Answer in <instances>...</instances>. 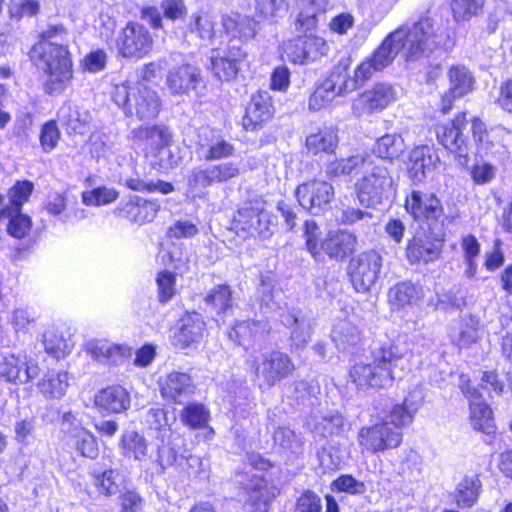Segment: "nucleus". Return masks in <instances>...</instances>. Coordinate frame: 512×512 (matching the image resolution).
<instances>
[{
  "instance_id": "35",
  "label": "nucleus",
  "mask_w": 512,
  "mask_h": 512,
  "mask_svg": "<svg viewBox=\"0 0 512 512\" xmlns=\"http://www.w3.org/2000/svg\"><path fill=\"white\" fill-rule=\"evenodd\" d=\"M420 406V395L410 393L402 404L395 405L389 414V423L399 430L401 427L412 422L414 415Z\"/></svg>"
},
{
  "instance_id": "9",
  "label": "nucleus",
  "mask_w": 512,
  "mask_h": 512,
  "mask_svg": "<svg viewBox=\"0 0 512 512\" xmlns=\"http://www.w3.org/2000/svg\"><path fill=\"white\" fill-rule=\"evenodd\" d=\"M233 226L237 231L266 240L274 234L277 217L263 208L245 206L234 215Z\"/></svg>"
},
{
  "instance_id": "4",
  "label": "nucleus",
  "mask_w": 512,
  "mask_h": 512,
  "mask_svg": "<svg viewBox=\"0 0 512 512\" xmlns=\"http://www.w3.org/2000/svg\"><path fill=\"white\" fill-rule=\"evenodd\" d=\"M111 95L126 116H134L139 121L154 120L161 111L158 93L143 82L125 81L115 84Z\"/></svg>"
},
{
  "instance_id": "17",
  "label": "nucleus",
  "mask_w": 512,
  "mask_h": 512,
  "mask_svg": "<svg viewBox=\"0 0 512 512\" xmlns=\"http://www.w3.org/2000/svg\"><path fill=\"white\" fill-rule=\"evenodd\" d=\"M160 209L159 203L133 195L122 200L115 209L117 216L131 223L144 225L152 222Z\"/></svg>"
},
{
  "instance_id": "58",
  "label": "nucleus",
  "mask_w": 512,
  "mask_h": 512,
  "mask_svg": "<svg viewBox=\"0 0 512 512\" xmlns=\"http://www.w3.org/2000/svg\"><path fill=\"white\" fill-rule=\"evenodd\" d=\"M33 184L29 181L17 182L10 190L11 212H20L22 205L29 199Z\"/></svg>"
},
{
  "instance_id": "43",
  "label": "nucleus",
  "mask_w": 512,
  "mask_h": 512,
  "mask_svg": "<svg viewBox=\"0 0 512 512\" xmlns=\"http://www.w3.org/2000/svg\"><path fill=\"white\" fill-rule=\"evenodd\" d=\"M43 344L45 351L55 358L64 357L72 348L69 339L63 336V333L55 328H50L43 335Z\"/></svg>"
},
{
  "instance_id": "51",
  "label": "nucleus",
  "mask_w": 512,
  "mask_h": 512,
  "mask_svg": "<svg viewBox=\"0 0 512 512\" xmlns=\"http://www.w3.org/2000/svg\"><path fill=\"white\" fill-rule=\"evenodd\" d=\"M121 476L117 470H105L101 474L95 475V486L99 493L106 496L116 494L119 490V481Z\"/></svg>"
},
{
  "instance_id": "6",
  "label": "nucleus",
  "mask_w": 512,
  "mask_h": 512,
  "mask_svg": "<svg viewBox=\"0 0 512 512\" xmlns=\"http://www.w3.org/2000/svg\"><path fill=\"white\" fill-rule=\"evenodd\" d=\"M407 212L418 221H427L441 229L454 221L455 215H445L441 201L434 193L414 190L405 201Z\"/></svg>"
},
{
  "instance_id": "19",
  "label": "nucleus",
  "mask_w": 512,
  "mask_h": 512,
  "mask_svg": "<svg viewBox=\"0 0 512 512\" xmlns=\"http://www.w3.org/2000/svg\"><path fill=\"white\" fill-rule=\"evenodd\" d=\"M449 89L444 93L441 100V112L448 113L453 101L461 98L473 90L475 78L469 69L463 65L451 66L448 71Z\"/></svg>"
},
{
  "instance_id": "26",
  "label": "nucleus",
  "mask_w": 512,
  "mask_h": 512,
  "mask_svg": "<svg viewBox=\"0 0 512 512\" xmlns=\"http://www.w3.org/2000/svg\"><path fill=\"white\" fill-rule=\"evenodd\" d=\"M204 329L205 322L199 313L185 314L180 319L178 331L174 334V345L185 349L194 343H198L203 337Z\"/></svg>"
},
{
  "instance_id": "55",
  "label": "nucleus",
  "mask_w": 512,
  "mask_h": 512,
  "mask_svg": "<svg viewBox=\"0 0 512 512\" xmlns=\"http://www.w3.org/2000/svg\"><path fill=\"white\" fill-rule=\"evenodd\" d=\"M320 235V227L314 220H306L304 222L303 236L305 238V245L315 260H320Z\"/></svg>"
},
{
  "instance_id": "46",
  "label": "nucleus",
  "mask_w": 512,
  "mask_h": 512,
  "mask_svg": "<svg viewBox=\"0 0 512 512\" xmlns=\"http://www.w3.org/2000/svg\"><path fill=\"white\" fill-rule=\"evenodd\" d=\"M342 205L345 207L341 213L342 223L346 225L360 223L363 227L367 228L377 224V219L371 212L351 207L344 202H342Z\"/></svg>"
},
{
  "instance_id": "2",
  "label": "nucleus",
  "mask_w": 512,
  "mask_h": 512,
  "mask_svg": "<svg viewBox=\"0 0 512 512\" xmlns=\"http://www.w3.org/2000/svg\"><path fill=\"white\" fill-rule=\"evenodd\" d=\"M403 351L387 340L372 349L370 363H356L350 370L352 383L358 389L385 388L391 386L397 377Z\"/></svg>"
},
{
  "instance_id": "14",
  "label": "nucleus",
  "mask_w": 512,
  "mask_h": 512,
  "mask_svg": "<svg viewBox=\"0 0 512 512\" xmlns=\"http://www.w3.org/2000/svg\"><path fill=\"white\" fill-rule=\"evenodd\" d=\"M153 39L142 24L130 22L120 33L117 47L124 57L142 58L152 49Z\"/></svg>"
},
{
  "instance_id": "53",
  "label": "nucleus",
  "mask_w": 512,
  "mask_h": 512,
  "mask_svg": "<svg viewBox=\"0 0 512 512\" xmlns=\"http://www.w3.org/2000/svg\"><path fill=\"white\" fill-rule=\"evenodd\" d=\"M211 69L219 80L229 81L238 74L239 67L234 60L226 57L211 56Z\"/></svg>"
},
{
  "instance_id": "23",
  "label": "nucleus",
  "mask_w": 512,
  "mask_h": 512,
  "mask_svg": "<svg viewBox=\"0 0 512 512\" xmlns=\"http://www.w3.org/2000/svg\"><path fill=\"white\" fill-rule=\"evenodd\" d=\"M283 324L291 330L290 340L295 348L304 347L311 339L313 320L301 310L292 309L282 316Z\"/></svg>"
},
{
  "instance_id": "12",
  "label": "nucleus",
  "mask_w": 512,
  "mask_h": 512,
  "mask_svg": "<svg viewBox=\"0 0 512 512\" xmlns=\"http://www.w3.org/2000/svg\"><path fill=\"white\" fill-rule=\"evenodd\" d=\"M131 139L134 142H150L157 147L161 168L168 169L176 166L177 160L168 148L172 142V133L168 126L164 124L141 125L131 130Z\"/></svg>"
},
{
  "instance_id": "36",
  "label": "nucleus",
  "mask_w": 512,
  "mask_h": 512,
  "mask_svg": "<svg viewBox=\"0 0 512 512\" xmlns=\"http://www.w3.org/2000/svg\"><path fill=\"white\" fill-rule=\"evenodd\" d=\"M368 154H355L347 158L336 159L326 166L328 177L349 176L353 173H360L365 165Z\"/></svg>"
},
{
  "instance_id": "45",
  "label": "nucleus",
  "mask_w": 512,
  "mask_h": 512,
  "mask_svg": "<svg viewBox=\"0 0 512 512\" xmlns=\"http://www.w3.org/2000/svg\"><path fill=\"white\" fill-rule=\"evenodd\" d=\"M332 338L338 348L346 350L360 341L358 328L348 321H340L332 331Z\"/></svg>"
},
{
  "instance_id": "1",
  "label": "nucleus",
  "mask_w": 512,
  "mask_h": 512,
  "mask_svg": "<svg viewBox=\"0 0 512 512\" xmlns=\"http://www.w3.org/2000/svg\"><path fill=\"white\" fill-rule=\"evenodd\" d=\"M441 36L430 18H423L409 29H398L387 36L373 52L370 60L378 71L389 66L400 51L407 59L429 55L440 43Z\"/></svg>"
},
{
  "instance_id": "3",
  "label": "nucleus",
  "mask_w": 512,
  "mask_h": 512,
  "mask_svg": "<svg viewBox=\"0 0 512 512\" xmlns=\"http://www.w3.org/2000/svg\"><path fill=\"white\" fill-rule=\"evenodd\" d=\"M31 59L47 75L45 91L61 93L72 78V60L68 48L56 42H38L30 51Z\"/></svg>"
},
{
  "instance_id": "10",
  "label": "nucleus",
  "mask_w": 512,
  "mask_h": 512,
  "mask_svg": "<svg viewBox=\"0 0 512 512\" xmlns=\"http://www.w3.org/2000/svg\"><path fill=\"white\" fill-rule=\"evenodd\" d=\"M258 377L263 378L268 386L289 377L295 370V364L290 356L278 350L261 353L253 362Z\"/></svg>"
},
{
  "instance_id": "24",
  "label": "nucleus",
  "mask_w": 512,
  "mask_h": 512,
  "mask_svg": "<svg viewBox=\"0 0 512 512\" xmlns=\"http://www.w3.org/2000/svg\"><path fill=\"white\" fill-rule=\"evenodd\" d=\"M253 469L236 475V482L248 493L249 502L256 510H264L271 499L267 481L259 475L252 474Z\"/></svg>"
},
{
  "instance_id": "61",
  "label": "nucleus",
  "mask_w": 512,
  "mask_h": 512,
  "mask_svg": "<svg viewBox=\"0 0 512 512\" xmlns=\"http://www.w3.org/2000/svg\"><path fill=\"white\" fill-rule=\"evenodd\" d=\"M7 227L8 233L17 239L24 238L32 227V221L27 215L20 212H11Z\"/></svg>"
},
{
  "instance_id": "41",
  "label": "nucleus",
  "mask_w": 512,
  "mask_h": 512,
  "mask_svg": "<svg viewBox=\"0 0 512 512\" xmlns=\"http://www.w3.org/2000/svg\"><path fill=\"white\" fill-rule=\"evenodd\" d=\"M404 148V141L400 136L386 134L377 140L374 146V156L386 163V160L398 158L403 153Z\"/></svg>"
},
{
  "instance_id": "27",
  "label": "nucleus",
  "mask_w": 512,
  "mask_h": 512,
  "mask_svg": "<svg viewBox=\"0 0 512 512\" xmlns=\"http://www.w3.org/2000/svg\"><path fill=\"white\" fill-rule=\"evenodd\" d=\"M439 156L429 146L413 149L409 156V174L414 182H422L435 169Z\"/></svg>"
},
{
  "instance_id": "18",
  "label": "nucleus",
  "mask_w": 512,
  "mask_h": 512,
  "mask_svg": "<svg viewBox=\"0 0 512 512\" xmlns=\"http://www.w3.org/2000/svg\"><path fill=\"white\" fill-rule=\"evenodd\" d=\"M40 373L38 365L26 357L9 355L0 361V380L15 385L35 379Z\"/></svg>"
},
{
  "instance_id": "15",
  "label": "nucleus",
  "mask_w": 512,
  "mask_h": 512,
  "mask_svg": "<svg viewBox=\"0 0 512 512\" xmlns=\"http://www.w3.org/2000/svg\"><path fill=\"white\" fill-rule=\"evenodd\" d=\"M395 100L396 91L392 85L377 83L353 102L352 113L356 117H362L365 114L381 112Z\"/></svg>"
},
{
  "instance_id": "64",
  "label": "nucleus",
  "mask_w": 512,
  "mask_h": 512,
  "mask_svg": "<svg viewBox=\"0 0 512 512\" xmlns=\"http://www.w3.org/2000/svg\"><path fill=\"white\" fill-rule=\"evenodd\" d=\"M321 498L313 491L307 490L301 494L295 503L294 512H321Z\"/></svg>"
},
{
  "instance_id": "52",
  "label": "nucleus",
  "mask_w": 512,
  "mask_h": 512,
  "mask_svg": "<svg viewBox=\"0 0 512 512\" xmlns=\"http://www.w3.org/2000/svg\"><path fill=\"white\" fill-rule=\"evenodd\" d=\"M59 115L68 130L77 134L84 133V129L88 123V115L86 113L82 116L79 109L68 107L61 109Z\"/></svg>"
},
{
  "instance_id": "38",
  "label": "nucleus",
  "mask_w": 512,
  "mask_h": 512,
  "mask_svg": "<svg viewBox=\"0 0 512 512\" xmlns=\"http://www.w3.org/2000/svg\"><path fill=\"white\" fill-rule=\"evenodd\" d=\"M121 449L125 457L136 461L142 462L150 458L145 438L135 431L124 432L121 440Z\"/></svg>"
},
{
  "instance_id": "32",
  "label": "nucleus",
  "mask_w": 512,
  "mask_h": 512,
  "mask_svg": "<svg viewBox=\"0 0 512 512\" xmlns=\"http://www.w3.org/2000/svg\"><path fill=\"white\" fill-rule=\"evenodd\" d=\"M87 352L100 362L115 364L126 357L130 349L106 340H95L87 344Z\"/></svg>"
},
{
  "instance_id": "40",
  "label": "nucleus",
  "mask_w": 512,
  "mask_h": 512,
  "mask_svg": "<svg viewBox=\"0 0 512 512\" xmlns=\"http://www.w3.org/2000/svg\"><path fill=\"white\" fill-rule=\"evenodd\" d=\"M481 488L478 476H465L456 487L455 499L458 507H471L477 501Z\"/></svg>"
},
{
  "instance_id": "63",
  "label": "nucleus",
  "mask_w": 512,
  "mask_h": 512,
  "mask_svg": "<svg viewBox=\"0 0 512 512\" xmlns=\"http://www.w3.org/2000/svg\"><path fill=\"white\" fill-rule=\"evenodd\" d=\"M284 55L288 61L294 64H306L308 59L306 58L305 45L302 36L296 37L286 43L283 46Z\"/></svg>"
},
{
  "instance_id": "48",
  "label": "nucleus",
  "mask_w": 512,
  "mask_h": 512,
  "mask_svg": "<svg viewBox=\"0 0 512 512\" xmlns=\"http://www.w3.org/2000/svg\"><path fill=\"white\" fill-rule=\"evenodd\" d=\"M478 339V320L472 316L463 320L457 336L453 337V342L460 348L471 346Z\"/></svg>"
},
{
  "instance_id": "34",
  "label": "nucleus",
  "mask_w": 512,
  "mask_h": 512,
  "mask_svg": "<svg viewBox=\"0 0 512 512\" xmlns=\"http://www.w3.org/2000/svg\"><path fill=\"white\" fill-rule=\"evenodd\" d=\"M267 324L263 321H237L229 330L228 337L240 346H248L266 331Z\"/></svg>"
},
{
  "instance_id": "33",
  "label": "nucleus",
  "mask_w": 512,
  "mask_h": 512,
  "mask_svg": "<svg viewBox=\"0 0 512 512\" xmlns=\"http://www.w3.org/2000/svg\"><path fill=\"white\" fill-rule=\"evenodd\" d=\"M422 297V288L410 281L397 283L388 292L389 303L397 309L413 305Z\"/></svg>"
},
{
  "instance_id": "62",
  "label": "nucleus",
  "mask_w": 512,
  "mask_h": 512,
  "mask_svg": "<svg viewBox=\"0 0 512 512\" xmlns=\"http://www.w3.org/2000/svg\"><path fill=\"white\" fill-rule=\"evenodd\" d=\"M60 131L55 121L46 122L40 132V144L45 153L53 151L60 139Z\"/></svg>"
},
{
  "instance_id": "5",
  "label": "nucleus",
  "mask_w": 512,
  "mask_h": 512,
  "mask_svg": "<svg viewBox=\"0 0 512 512\" xmlns=\"http://www.w3.org/2000/svg\"><path fill=\"white\" fill-rule=\"evenodd\" d=\"M360 173L362 176L354 184L359 203L364 207L381 204L393 186V178L386 163L369 154Z\"/></svg>"
},
{
  "instance_id": "7",
  "label": "nucleus",
  "mask_w": 512,
  "mask_h": 512,
  "mask_svg": "<svg viewBox=\"0 0 512 512\" xmlns=\"http://www.w3.org/2000/svg\"><path fill=\"white\" fill-rule=\"evenodd\" d=\"M382 255L370 249L359 253L349 261L348 275L357 292H368L380 277Z\"/></svg>"
},
{
  "instance_id": "30",
  "label": "nucleus",
  "mask_w": 512,
  "mask_h": 512,
  "mask_svg": "<svg viewBox=\"0 0 512 512\" xmlns=\"http://www.w3.org/2000/svg\"><path fill=\"white\" fill-rule=\"evenodd\" d=\"M349 67L350 59H341L330 75L324 80V83L337 95V97L343 96L357 88L355 81L350 77Z\"/></svg>"
},
{
  "instance_id": "22",
  "label": "nucleus",
  "mask_w": 512,
  "mask_h": 512,
  "mask_svg": "<svg viewBox=\"0 0 512 512\" xmlns=\"http://www.w3.org/2000/svg\"><path fill=\"white\" fill-rule=\"evenodd\" d=\"M222 28L231 39L248 42L256 37L259 23L253 16L239 12L225 13L221 16Z\"/></svg>"
},
{
  "instance_id": "28",
  "label": "nucleus",
  "mask_w": 512,
  "mask_h": 512,
  "mask_svg": "<svg viewBox=\"0 0 512 512\" xmlns=\"http://www.w3.org/2000/svg\"><path fill=\"white\" fill-rule=\"evenodd\" d=\"M337 131L332 127H322L310 131L305 138V148L308 154H332L338 146Z\"/></svg>"
},
{
  "instance_id": "8",
  "label": "nucleus",
  "mask_w": 512,
  "mask_h": 512,
  "mask_svg": "<svg viewBox=\"0 0 512 512\" xmlns=\"http://www.w3.org/2000/svg\"><path fill=\"white\" fill-rule=\"evenodd\" d=\"M357 441L362 452L377 454L397 448L402 442V433L388 421L382 420L361 427L357 434Z\"/></svg>"
},
{
  "instance_id": "49",
  "label": "nucleus",
  "mask_w": 512,
  "mask_h": 512,
  "mask_svg": "<svg viewBox=\"0 0 512 512\" xmlns=\"http://www.w3.org/2000/svg\"><path fill=\"white\" fill-rule=\"evenodd\" d=\"M234 151V146L229 141L218 136L214 137L204 150L203 158L207 161L224 159L232 156Z\"/></svg>"
},
{
  "instance_id": "13",
  "label": "nucleus",
  "mask_w": 512,
  "mask_h": 512,
  "mask_svg": "<svg viewBox=\"0 0 512 512\" xmlns=\"http://www.w3.org/2000/svg\"><path fill=\"white\" fill-rule=\"evenodd\" d=\"M295 196L303 209L318 215L331 203L334 197V188L327 181L310 180L296 188Z\"/></svg>"
},
{
  "instance_id": "60",
  "label": "nucleus",
  "mask_w": 512,
  "mask_h": 512,
  "mask_svg": "<svg viewBox=\"0 0 512 512\" xmlns=\"http://www.w3.org/2000/svg\"><path fill=\"white\" fill-rule=\"evenodd\" d=\"M336 97L337 95L323 81L311 94L308 108L311 111H319L332 103Z\"/></svg>"
},
{
  "instance_id": "39",
  "label": "nucleus",
  "mask_w": 512,
  "mask_h": 512,
  "mask_svg": "<svg viewBox=\"0 0 512 512\" xmlns=\"http://www.w3.org/2000/svg\"><path fill=\"white\" fill-rule=\"evenodd\" d=\"M216 17L209 12H196L190 16L188 31L202 40H212L216 34Z\"/></svg>"
},
{
  "instance_id": "57",
  "label": "nucleus",
  "mask_w": 512,
  "mask_h": 512,
  "mask_svg": "<svg viewBox=\"0 0 512 512\" xmlns=\"http://www.w3.org/2000/svg\"><path fill=\"white\" fill-rule=\"evenodd\" d=\"M210 172L213 183H223L239 176L240 166L236 162H222L210 165Z\"/></svg>"
},
{
  "instance_id": "54",
  "label": "nucleus",
  "mask_w": 512,
  "mask_h": 512,
  "mask_svg": "<svg viewBox=\"0 0 512 512\" xmlns=\"http://www.w3.org/2000/svg\"><path fill=\"white\" fill-rule=\"evenodd\" d=\"M485 0H452V12L457 21L467 20L477 15L482 9Z\"/></svg>"
},
{
  "instance_id": "25",
  "label": "nucleus",
  "mask_w": 512,
  "mask_h": 512,
  "mask_svg": "<svg viewBox=\"0 0 512 512\" xmlns=\"http://www.w3.org/2000/svg\"><path fill=\"white\" fill-rule=\"evenodd\" d=\"M271 97L267 91H258L251 97L243 117L246 130H256L261 124L272 117Z\"/></svg>"
},
{
  "instance_id": "21",
  "label": "nucleus",
  "mask_w": 512,
  "mask_h": 512,
  "mask_svg": "<svg viewBox=\"0 0 512 512\" xmlns=\"http://www.w3.org/2000/svg\"><path fill=\"white\" fill-rule=\"evenodd\" d=\"M202 81L200 70L190 64L171 68L166 76V86L171 95H188Z\"/></svg>"
},
{
  "instance_id": "11",
  "label": "nucleus",
  "mask_w": 512,
  "mask_h": 512,
  "mask_svg": "<svg viewBox=\"0 0 512 512\" xmlns=\"http://www.w3.org/2000/svg\"><path fill=\"white\" fill-rule=\"evenodd\" d=\"M466 126V114L460 113L450 123L439 125L436 128L438 142L455 154L461 166H465L469 161L467 137L463 133Z\"/></svg>"
},
{
  "instance_id": "50",
  "label": "nucleus",
  "mask_w": 512,
  "mask_h": 512,
  "mask_svg": "<svg viewBox=\"0 0 512 512\" xmlns=\"http://www.w3.org/2000/svg\"><path fill=\"white\" fill-rule=\"evenodd\" d=\"M181 420L191 428H202L208 422V412L202 404L192 403L181 412Z\"/></svg>"
},
{
  "instance_id": "16",
  "label": "nucleus",
  "mask_w": 512,
  "mask_h": 512,
  "mask_svg": "<svg viewBox=\"0 0 512 512\" xmlns=\"http://www.w3.org/2000/svg\"><path fill=\"white\" fill-rule=\"evenodd\" d=\"M460 389L470 399V423L472 427L485 434H491L495 429L492 410L481 402L482 394L479 389L471 388L469 380L461 376Z\"/></svg>"
},
{
  "instance_id": "59",
  "label": "nucleus",
  "mask_w": 512,
  "mask_h": 512,
  "mask_svg": "<svg viewBox=\"0 0 512 512\" xmlns=\"http://www.w3.org/2000/svg\"><path fill=\"white\" fill-rule=\"evenodd\" d=\"M231 289L228 285H219L205 297V302L219 311H226L231 306Z\"/></svg>"
},
{
  "instance_id": "42",
  "label": "nucleus",
  "mask_w": 512,
  "mask_h": 512,
  "mask_svg": "<svg viewBox=\"0 0 512 512\" xmlns=\"http://www.w3.org/2000/svg\"><path fill=\"white\" fill-rule=\"evenodd\" d=\"M66 372H48L38 383L40 391L49 398H61L68 386Z\"/></svg>"
},
{
  "instance_id": "47",
  "label": "nucleus",
  "mask_w": 512,
  "mask_h": 512,
  "mask_svg": "<svg viewBox=\"0 0 512 512\" xmlns=\"http://www.w3.org/2000/svg\"><path fill=\"white\" fill-rule=\"evenodd\" d=\"M119 196L118 191L105 186L97 187L82 193V201L88 206H101L114 202Z\"/></svg>"
},
{
  "instance_id": "29",
  "label": "nucleus",
  "mask_w": 512,
  "mask_h": 512,
  "mask_svg": "<svg viewBox=\"0 0 512 512\" xmlns=\"http://www.w3.org/2000/svg\"><path fill=\"white\" fill-rule=\"evenodd\" d=\"M193 384L188 374L171 372L161 381V394L163 397L181 402L182 398L193 392Z\"/></svg>"
},
{
  "instance_id": "56",
  "label": "nucleus",
  "mask_w": 512,
  "mask_h": 512,
  "mask_svg": "<svg viewBox=\"0 0 512 512\" xmlns=\"http://www.w3.org/2000/svg\"><path fill=\"white\" fill-rule=\"evenodd\" d=\"M302 39L305 45V53L308 62L315 61L318 58L327 55L329 45L323 38L309 34L302 36Z\"/></svg>"
},
{
  "instance_id": "44",
  "label": "nucleus",
  "mask_w": 512,
  "mask_h": 512,
  "mask_svg": "<svg viewBox=\"0 0 512 512\" xmlns=\"http://www.w3.org/2000/svg\"><path fill=\"white\" fill-rule=\"evenodd\" d=\"M75 449L84 457L94 459L98 455V445L95 437L88 430L76 427L69 432Z\"/></svg>"
},
{
  "instance_id": "31",
  "label": "nucleus",
  "mask_w": 512,
  "mask_h": 512,
  "mask_svg": "<svg viewBox=\"0 0 512 512\" xmlns=\"http://www.w3.org/2000/svg\"><path fill=\"white\" fill-rule=\"evenodd\" d=\"M95 403L102 409L113 413L125 411L130 406V396L121 386H111L103 389L96 396Z\"/></svg>"
},
{
  "instance_id": "37",
  "label": "nucleus",
  "mask_w": 512,
  "mask_h": 512,
  "mask_svg": "<svg viewBox=\"0 0 512 512\" xmlns=\"http://www.w3.org/2000/svg\"><path fill=\"white\" fill-rule=\"evenodd\" d=\"M406 254L411 262H432L438 259L440 247L435 243L420 237L412 238L406 248Z\"/></svg>"
},
{
  "instance_id": "20",
  "label": "nucleus",
  "mask_w": 512,
  "mask_h": 512,
  "mask_svg": "<svg viewBox=\"0 0 512 512\" xmlns=\"http://www.w3.org/2000/svg\"><path fill=\"white\" fill-rule=\"evenodd\" d=\"M357 246V237L347 230L330 231L320 242V260L323 255L337 262L352 254Z\"/></svg>"
}]
</instances>
